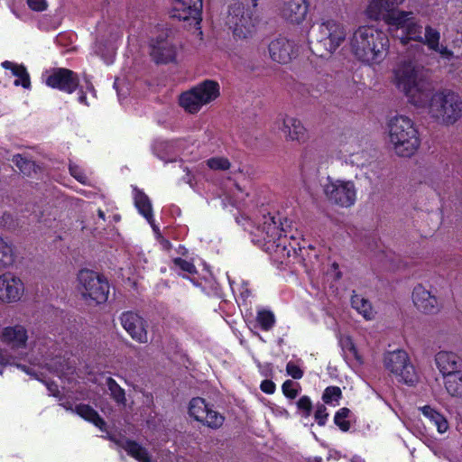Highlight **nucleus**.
<instances>
[{"label": "nucleus", "mask_w": 462, "mask_h": 462, "mask_svg": "<svg viewBox=\"0 0 462 462\" xmlns=\"http://www.w3.org/2000/svg\"><path fill=\"white\" fill-rule=\"evenodd\" d=\"M349 50L360 63L380 66L390 52V39L385 32L374 25L357 27L348 39Z\"/></svg>", "instance_id": "nucleus-1"}, {"label": "nucleus", "mask_w": 462, "mask_h": 462, "mask_svg": "<svg viewBox=\"0 0 462 462\" xmlns=\"http://www.w3.org/2000/svg\"><path fill=\"white\" fill-rule=\"evenodd\" d=\"M392 73V82L411 105L426 106L431 85L424 79L421 67L411 60H404L397 63Z\"/></svg>", "instance_id": "nucleus-2"}, {"label": "nucleus", "mask_w": 462, "mask_h": 462, "mask_svg": "<svg viewBox=\"0 0 462 462\" xmlns=\"http://www.w3.org/2000/svg\"><path fill=\"white\" fill-rule=\"evenodd\" d=\"M387 133L389 144L398 156L411 157L420 147L418 128L409 116L398 115L390 118Z\"/></svg>", "instance_id": "nucleus-3"}, {"label": "nucleus", "mask_w": 462, "mask_h": 462, "mask_svg": "<svg viewBox=\"0 0 462 462\" xmlns=\"http://www.w3.org/2000/svg\"><path fill=\"white\" fill-rule=\"evenodd\" d=\"M423 108L430 116L441 125H452L462 116V99L450 90L434 91L430 88L429 101Z\"/></svg>", "instance_id": "nucleus-4"}, {"label": "nucleus", "mask_w": 462, "mask_h": 462, "mask_svg": "<svg viewBox=\"0 0 462 462\" xmlns=\"http://www.w3.org/2000/svg\"><path fill=\"white\" fill-rule=\"evenodd\" d=\"M236 221L241 225L245 230L248 231L253 236L254 243L275 244L279 246V241L282 236H287L291 227V223L287 219L281 222V227L275 221L274 217L268 215L263 217V221L260 225L255 226L254 221L245 216L236 218Z\"/></svg>", "instance_id": "nucleus-5"}, {"label": "nucleus", "mask_w": 462, "mask_h": 462, "mask_svg": "<svg viewBox=\"0 0 462 462\" xmlns=\"http://www.w3.org/2000/svg\"><path fill=\"white\" fill-rule=\"evenodd\" d=\"M403 1L371 0L365 11L366 15L373 20L383 19L390 26L391 30H403L412 15V13L395 9Z\"/></svg>", "instance_id": "nucleus-6"}, {"label": "nucleus", "mask_w": 462, "mask_h": 462, "mask_svg": "<svg viewBox=\"0 0 462 462\" xmlns=\"http://www.w3.org/2000/svg\"><path fill=\"white\" fill-rule=\"evenodd\" d=\"M78 290L89 304H101L107 300L109 285L107 281L90 270H81L78 274Z\"/></svg>", "instance_id": "nucleus-7"}, {"label": "nucleus", "mask_w": 462, "mask_h": 462, "mask_svg": "<svg viewBox=\"0 0 462 462\" xmlns=\"http://www.w3.org/2000/svg\"><path fill=\"white\" fill-rule=\"evenodd\" d=\"M328 201L340 208H350L356 200V188L353 180L328 177L323 184Z\"/></svg>", "instance_id": "nucleus-8"}, {"label": "nucleus", "mask_w": 462, "mask_h": 462, "mask_svg": "<svg viewBox=\"0 0 462 462\" xmlns=\"http://www.w3.org/2000/svg\"><path fill=\"white\" fill-rule=\"evenodd\" d=\"M313 38L328 53H333L345 41V26L334 20L316 23L311 28Z\"/></svg>", "instance_id": "nucleus-9"}, {"label": "nucleus", "mask_w": 462, "mask_h": 462, "mask_svg": "<svg viewBox=\"0 0 462 462\" xmlns=\"http://www.w3.org/2000/svg\"><path fill=\"white\" fill-rule=\"evenodd\" d=\"M383 365L399 382L411 385L418 381L415 368L407 352L402 349L387 352L383 356Z\"/></svg>", "instance_id": "nucleus-10"}, {"label": "nucleus", "mask_w": 462, "mask_h": 462, "mask_svg": "<svg viewBox=\"0 0 462 462\" xmlns=\"http://www.w3.org/2000/svg\"><path fill=\"white\" fill-rule=\"evenodd\" d=\"M226 24L233 30L235 37L245 39L254 32V23L251 16L245 14L242 3L235 1L228 7Z\"/></svg>", "instance_id": "nucleus-11"}, {"label": "nucleus", "mask_w": 462, "mask_h": 462, "mask_svg": "<svg viewBox=\"0 0 462 462\" xmlns=\"http://www.w3.org/2000/svg\"><path fill=\"white\" fill-rule=\"evenodd\" d=\"M274 125L283 134L286 142L303 143L309 138L304 124L295 116L280 115L274 121Z\"/></svg>", "instance_id": "nucleus-12"}, {"label": "nucleus", "mask_w": 462, "mask_h": 462, "mask_svg": "<svg viewBox=\"0 0 462 462\" xmlns=\"http://www.w3.org/2000/svg\"><path fill=\"white\" fill-rule=\"evenodd\" d=\"M189 412L196 420L211 429L220 428L225 418L218 411L212 410L202 398H193L189 406Z\"/></svg>", "instance_id": "nucleus-13"}, {"label": "nucleus", "mask_w": 462, "mask_h": 462, "mask_svg": "<svg viewBox=\"0 0 462 462\" xmlns=\"http://www.w3.org/2000/svg\"><path fill=\"white\" fill-rule=\"evenodd\" d=\"M25 291L22 279L13 273L0 274V301L15 303L22 300Z\"/></svg>", "instance_id": "nucleus-14"}, {"label": "nucleus", "mask_w": 462, "mask_h": 462, "mask_svg": "<svg viewBox=\"0 0 462 462\" xmlns=\"http://www.w3.org/2000/svg\"><path fill=\"white\" fill-rule=\"evenodd\" d=\"M177 45L169 37L168 32H162L151 41V56L156 63H169L176 60Z\"/></svg>", "instance_id": "nucleus-15"}, {"label": "nucleus", "mask_w": 462, "mask_h": 462, "mask_svg": "<svg viewBox=\"0 0 462 462\" xmlns=\"http://www.w3.org/2000/svg\"><path fill=\"white\" fill-rule=\"evenodd\" d=\"M201 11L202 0H173L170 14L173 18L199 24L201 21Z\"/></svg>", "instance_id": "nucleus-16"}, {"label": "nucleus", "mask_w": 462, "mask_h": 462, "mask_svg": "<svg viewBox=\"0 0 462 462\" xmlns=\"http://www.w3.org/2000/svg\"><path fill=\"white\" fill-rule=\"evenodd\" d=\"M44 80L47 86L69 94L74 92L79 85L77 75L72 70L61 68L47 71Z\"/></svg>", "instance_id": "nucleus-17"}, {"label": "nucleus", "mask_w": 462, "mask_h": 462, "mask_svg": "<svg viewBox=\"0 0 462 462\" xmlns=\"http://www.w3.org/2000/svg\"><path fill=\"white\" fill-rule=\"evenodd\" d=\"M120 323L134 340L141 344L148 342L147 324L140 315L125 311L120 316Z\"/></svg>", "instance_id": "nucleus-18"}, {"label": "nucleus", "mask_w": 462, "mask_h": 462, "mask_svg": "<svg viewBox=\"0 0 462 462\" xmlns=\"http://www.w3.org/2000/svg\"><path fill=\"white\" fill-rule=\"evenodd\" d=\"M281 15L291 23H300L308 13L306 0H280Z\"/></svg>", "instance_id": "nucleus-19"}, {"label": "nucleus", "mask_w": 462, "mask_h": 462, "mask_svg": "<svg viewBox=\"0 0 462 462\" xmlns=\"http://www.w3.org/2000/svg\"><path fill=\"white\" fill-rule=\"evenodd\" d=\"M0 337L1 340L14 350L25 348L29 338L27 328L21 324L5 327Z\"/></svg>", "instance_id": "nucleus-20"}, {"label": "nucleus", "mask_w": 462, "mask_h": 462, "mask_svg": "<svg viewBox=\"0 0 462 462\" xmlns=\"http://www.w3.org/2000/svg\"><path fill=\"white\" fill-rule=\"evenodd\" d=\"M412 302L415 308L424 314H435L439 310L438 299L421 285L412 291Z\"/></svg>", "instance_id": "nucleus-21"}, {"label": "nucleus", "mask_w": 462, "mask_h": 462, "mask_svg": "<svg viewBox=\"0 0 462 462\" xmlns=\"http://www.w3.org/2000/svg\"><path fill=\"white\" fill-rule=\"evenodd\" d=\"M434 362L443 378L462 370V358L452 351H439L434 356Z\"/></svg>", "instance_id": "nucleus-22"}, {"label": "nucleus", "mask_w": 462, "mask_h": 462, "mask_svg": "<svg viewBox=\"0 0 462 462\" xmlns=\"http://www.w3.org/2000/svg\"><path fill=\"white\" fill-rule=\"evenodd\" d=\"M293 51V43L285 38L275 39L269 44L270 57L278 63H288L292 58Z\"/></svg>", "instance_id": "nucleus-23"}, {"label": "nucleus", "mask_w": 462, "mask_h": 462, "mask_svg": "<svg viewBox=\"0 0 462 462\" xmlns=\"http://www.w3.org/2000/svg\"><path fill=\"white\" fill-rule=\"evenodd\" d=\"M439 40V32L431 26H426L424 36H422V41L420 42L427 45L430 50L438 52L441 58L448 60H451L454 56L453 51L448 50L446 46L440 44Z\"/></svg>", "instance_id": "nucleus-24"}, {"label": "nucleus", "mask_w": 462, "mask_h": 462, "mask_svg": "<svg viewBox=\"0 0 462 462\" xmlns=\"http://www.w3.org/2000/svg\"><path fill=\"white\" fill-rule=\"evenodd\" d=\"M134 200L136 208L139 213L143 215L147 221L151 224L154 231H157L155 225L153 224L152 208V204L142 190L134 188Z\"/></svg>", "instance_id": "nucleus-25"}, {"label": "nucleus", "mask_w": 462, "mask_h": 462, "mask_svg": "<svg viewBox=\"0 0 462 462\" xmlns=\"http://www.w3.org/2000/svg\"><path fill=\"white\" fill-rule=\"evenodd\" d=\"M206 106L219 97V85L213 80H205L193 88Z\"/></svg>", "instance_id": "nucleus-26"}, {"label": "nucleus", "mask_w": 462, "mask_h": 462, "mask_svg": "<svg viewBox=\"0 0 462 462\" xmlns=\"http://www.w3.org/2000/svg\"><path fill=\"white\" fill-rule=\"evenodd\" d=\"M342 152L348 157L349 162L357 167H364L366 164V153L360 150V145L353 140L343 146Z\"/></svg>", "instance_id": "nucleus-27"}, {"label": "nucleus", "mask_w": 462, "mask_h": 462, "mask_svg": "<svg viewBox=\"0 0 462 462\" xmlns=\"http://www.w3.org/2000/svg\"><path fill=\"white\" fill-rule=\"evenodd\" d=\"M180 106L188 113H198L203 106H205L192 88L190 90L182 93L180 96Z\"/></svg>", "instance_id": "nucleus-28"}, {"label": "nucleus", "mask_w": 462, "mask_h": 462, "mask_svg": "<svg viewBox=\"0 0 462 462\" xmlns=\"http://www.w3.org/2000/svg\"><path fill=\"white\" fill-rule=\"evenodd\" d=\"M2 66L6 69H10L13 75L17 78L14 82L15 86H22L24 88H30V76L24 66L8 60L4 61Z\"/></svg>", "instance_id": "nucleus-29"}, {"label": "nucleus", "mask_w": 462, "mask_h": 462, "mask_svg": "<svg viewBox=\"0 0 462 462\" xmlns=\"http://www.w3.org/2000/svg\"><path fill=\"white\" fill-rule=\"evenodd\" d=\"M443 379L447 393L452 397L462 399V369Z\"/></svg>", "instance_id": "nucleus-30"}, {"label": "nucleus", "mask_w": 462, "mask_h": 462, "mask_svg": "<svg viewBox=\"0 0 462 462\" xmlns=\"http://www.w3.org/2000/svg\"><path fill=\"white\" fill-rule=\"evenodd\" d=\"M75 412L84 420L92 422L95 426L103 430L105 421L100 418L98 413L89 405L79 404L75 407Z\"/></svg>", "instance_id": "nucleus-31"}, {"label": "nucleus", "mask_w": 462, "mask_h": 462, "mask_svg": "<svg viewBox=\"0 0 462 462\" xmlns=\"http://www.w3.org/2000/svg\"><path fill=\"white\" fill-rule=\"evenodd\" d=\"M421 412L427 417L437 428L439 433H444L448 429L447 420L443 415L432 409L430 406H423L420 408Z\"/></svg>", "instance_id": "nucleus-32"}, {"label": "nucleus", "mask_w": 462, "mask_h": 462, "mask_svg": "<svg viewBox=\"0 0 462 462\" xmlns=\"http://www.w3.org/2000/svg\"><path fill=\"white\" fill-rule=\"evenodd\" d=\"M352 307L356 310L365 319L371 320L374 318V312L371 303L360 295L355 294L351 299Z\"/></svg>", "instance_id": "nucleus-33"}, {"label": "nucleus", "mask_w": 462, "mask_h": 462, "mask_svg": "<svg viewBox=\"0 0 462 462\" xmlns=\"http://www.w3.org/2000/svg\"><path fill=\"white\" fill-rule=\"evenodd\" d=\"M125 450L138 462H151L150 457L145 448L134 441H126Z\"/></svg>", "instance_id": "nucleus-34"}, {"label": "nucleus", "mask_w": 462, "mask_h": 462, "mask_svg": "<svg viewBox=\"0 0 462 462\" xmlns=\"http://www.w3.org/2000/svg\"><path fill=\"white\" fill-rule=\"evenodd\" d=\"M106 386L115 402L125 406L126 403L125 390L111 377L106 379Z\"/></svg>", "instance_id": "nucleus-35"}, {"label": "nucleus", "mask_w": 462, "mask_h": 462, "mask_svg": "<svg viewBox=\"0 0 462 462\" xmlns=\"http://www.w3.org/2000/svg\"><path fill=\"white\" fill-rule=\"evenodd\" d=\"M403 30L406 36L401 38L402 42L406 43L408 40L422 41L421 26L415 23L412 17L409 20Z\"/></svg>", "instance_id": "nucleus-36"}, {"label": "nucleus", "mask_w": 462, "mask_h": 462, "mask_svg": "<svg viewBox=\"0 0 462 462\" xmlns=\"http://www.w3.org/2000/svg\"><path fill=\"white\" fill-rule=\"evenodd\" d=\"M14 261L13 247L0 237V266H9Z\"/></svg>", "instance_id": "nucleus-37"}, {"label": "nucleus", "mask_w": 462, "mask_h": 462, "mask_svg": "<svg viewBox=\"0 0 462 462\" xmlns=\"http://www.w3.org/2000/svg\"><path fill=\"white\" fill-rule=\"evenodd\" d=\"M207 166L212 171H226L231 168L230 161L224 156H214L206 161Z\"/></svg>", "instance_id": "nucleus-38"}, {"label": "nucleus", "mask_w": 462, "mask_h": 462, "mask_svg": "<svg viewBox=\"0 0 462 462\" xmlns=\"http://www.w3.org/2000/svg\"><path fill=\"white\" fill-rule=\"evenodd\" d=\"M153 152L162 160H166V156L174 153V145L172 143L160 141L153 145Z\"/></svg>", "instance_id": "nucleus-39"}, {"label": "nucleus", "mask_w": 462, "mask_h": 462, "mask_svg": "<svg viewBox=\"0 0 462 462\" xmlns=\"http://www.w3.org/2000/svg\"><path fill=\"white\" fill-rule=\"evenodd\" d=\"M257 322L263 330H269L273 327L275 318L273 313L269 310H260L257 313Z\"/></svg>", "instance_id": "nucleus-40"}, {"label": "nucleus", "mask_w": 462, "mask_h": 462, "mask_svg": "<svg viewBox=\"0 0 462 462\" xmlns=\"http://www.w3.org/2000/svg\"><path fill=\"white\" fill-rule=\"evenodd\" d=\"M13 162L23 174L30 175L31 171L34 169V163L21 155H14Z\"/></svg>", "instance_id": "nucleus-41"}, {"label": "nucleus", "mask_w": 462, "mask_h": 462, "mask_svg": "<svg viewBox=\"0 0 462 462\" xmlns=\"http://www.w3.org/2000/svg\"><path fill=\"white\" fill-rule=\"evenodd\" d=\"M349 410L347 408L340 409L335 415L334 421L343 431L349 430V422L346 420L348 416Z\"/></svg>", "instance_id": "nucleus-42"}, {"label": "nucleus", "mask_w": 462, "mask_h": 462, "mask_svg": "<svg viewBox=\"0 0 462 462\" xmlns=\"http://www.w3.org/2000/svg\"><path fill=\"white\" fill-rule=\"evenodd\" d=\"M341 397V390L337 386H329L327 387L323 393L322 400L326 403H331L333 402L338 401Z\"/></svg>", "instance_id": "nucleus-43"}, {"label": "nucleus", "mask_w": 462, "mask_h": 462, "mask_svg": "<svg viewBox=\"0 0 462 462\" xmlns=\"http://www.w3.org/2000/svg\"><path fill=\"white\" fill-rule=\"evenodd\" d=\"M282 393L290 399H294L299 393V384L291 380H287L283 383Z\"/></svg>", "instance_id": "nucleus-44"}, {"label": "nucleus", "mask_w": 462, "mask_h": 462, "mask_svg": "<svg viewBox=\"0 0 462 462\" xmlns=\"http://www.w3.org/2000/svg\"><path fill=\"white\" fill-rule=\"evenodd\" d=\"M69 170L71 176H73L78 181L82 184L88 183V177L79 165L75 163H69Z\"/></svg>", "instance_id": "nucleus-45"}, {"label": "nucleus", "mask_w": 462, "mask_h": 462, "mask_svg": "<svg viewBox=\"0 0 462 462\" xmlns=\"http://www.w3.org/2000/svg\"><path fill=\"white\" fill-rule=\"evenodd\" d=\"M0 365H16L13 356L6 353H3L2 351H0ZM17 367H19L20 369L24 371L26 374H32L31 370L26 368L24 365H17Z\"/></svg>", "instance_id": "nucleus-46"}, {"label": "nucleus", "mask_w": 462, "mask_h": 462, "mask_svg": "<svg viewBox=\"0 0 462 462\" xmlns=\"http://www.w3.org/2000/svg\"><path fill=\"white\" fill-rule=\"evenodd\" d=\"M175 266L179 267L180 270L188 273H195L197 272L195 265L187 260L181 258H176L173 261Z\"/></svg>", "instance_id": "nucleus-47"}, {"label": "nucleus", "mask_w": 462, "mask_h": 462, "mask_svg": "<svg viewBox=\"0 0 462 462\" xmlns=\"http://www.w3.org/2000/svg\"><path fill=\"white\" fill-rule=\"evenodd\" d=\"M26 4L33 12H43L49 6L47 0H26Z\"/></svg>", "instance_id": "nucleus-48"}, {"label": "nucleus", "mask_w": 462, "mask_h": 462, "mask_svg": "<svg viewBox=\"0 0 462 462\" xmlns=\"http://www.w3.org/2000/svg\"><path fill=\"white\" fill-rule=\"evenodd\" d=\"M311 402L308 396H302L297 402V407L299 410L304 412V416L308 417L311 411Z\"/></svg>", "instance_id": "nucleus-49"}, {"label": "nucleus", "mask_w": 462, "mask_h": 462, "mask_svg": "<svg viewBox=\"0 0 462 462\" xmlns=\"http://www.w3.org/2000/svg\"><path fill=\"white\" fill-rule=\"evenodd\" d=\"M286 372L293 379H300L303 376V371L292 362L287 364Z\"/></svg>", "instance_id": "nucleus-50"}, {"label": "nucleus", "mask_w": 462, "mask_h": 462, "mask_svg": "<svg viewBox=\"0 0 462 462\" xmlns=\"http://www.w3.org/2000/svg\"><path fill=\"white\" fill-rule=\"evenodd\" d=\"M328 416V414L327 412L326 407L324 405H319L315 411V420H317L318 424L324 426L326 424Z\"/></svg>", "instance_id": "nucleus-51"}, {"label": "nucleus", "mask_w": 462, "mask_h": 462, "mask_svg": "<svg viewBox=\"0 0 462 462\" xmlns=\"http://www.w3.org/2000/svg\"><path fill=\"white\" fill-rule=\"evenodd\" d=\"M95 52L97 55H100L101 57L107 56L108 58L112 57L115 53V46L112 43H109L107 46H106V52L103 51L101 43L97 42L95 46Z\"/></svg>", "instance_id": "nucleus-52"}, {"label": "nucleus", "mask_w": 462, "mask_h": 462, "mask_svg": "<svg viewBox=\"0 0 462 462\" xmlns=\"http://www.w3.org/2000/svg\"><path fill=\"white\" fill-rule=\"evenodd\" d=\"M261 390L268 394H272L275 392V384L271 380H263L260 385Z\"/></svg>", "instance_id": "nucleus-53"}, {"label": "nucleus", "mask_w": 462, "mask_h": 462, "mask_svg": "<svg viewBox=\"0 0 462 462\" xmlns=\"http://www.w3.org/2000/svg\"><path fill=\"white\" fill-rule=\"evenodd\" d=\"M47 389L50 392V394L56 396L59 393L57 384L53 383H47Z\"/></svg>", "instance_id": "nucleus-54"}, {"label": "nucleus", "mask_w": 462, "mask_h": 462, "mask_svg": "<svg viewBox=\"0 0 462 462\" xmlns=\"http://www.w3.org/2000/svg\"><path fill=\"white\" fill-rule=\"evenodd\" d=\"M79 101L81 104H84V105H87V106L88 105V104L87 103V101H86V96H85L83 93H81V94L79 95Z\"/></svg>", "instance_id": "nucleus-55"}, {"label": "nucleus", "mask_w": 462, "mask_h": 462, "mask_svg": "<svg viewBox=\"0 0 462 462\" xmlns=\"http://www.w3.org/2000/svg\"><path fill=\"white\" fill-rule=\"evenodd\" d=\"M97 215H98V217H99L101 219H103V220H105V219H106V218H105V213H104L101 209H98V211H97Z\"/></svg>", "instance_id": "nucleus-56"}, {"label": "nucleus", "mask_w": 462, "mask_h": 462, "mask_svg": "<svg viewBox=\"0 0 462 462\" xmlns=\"http://www.w3.org/2000/svg\"><path fill=\"white\" fill-rule=\"evenodd\" d=\"M235 188L238 193H243V190L239 185L235 184Z\"/></svg>", "instance_id": "nucleus-57"}, {"label": "nucleus", "mask_w": 462, "mask_h": 462, "mask_svg": "<svg viewBox=\"0 0 462 462\" xmlns=\"http://www.w3.org/2000/svg\"><path fill=\"white\" fill-rule=\"evenodd\" d=\"M350 350L356 355V349L354 346V344L350 343Z\"/></svg>", "instance_id": "nucleus-58"}, {"label": "nucleus", "mask_w": 462, "mask_h": 462, "mask_svg": "<svg viewBox=\"0 0 462 462\" xmlns=\"http://www.w3.org/2000/svg\"><path fill=\"white\" fill-rule=\"evenodd\" d=\"M235 196H236V199H237V200L243 199V197L239 196L238 194H236Z\"/></svg>", "instance_id": "nucleus-59"}, {"label": "nucleus", "mask_w": 462, "mask_h": 462, "mask_svg": "<svg viewBox=\"0 0 462 462\" xmlns=\"http://www.w3.org/2000/svg\"><path fill=\"white\" fill-rule=\"evenodd\" d=\"M257 1H258V0H252V4H253V5H254V6H256V5H257Z\"/></svg>", "instance_id": "nucleus-60"}]
</instances>
